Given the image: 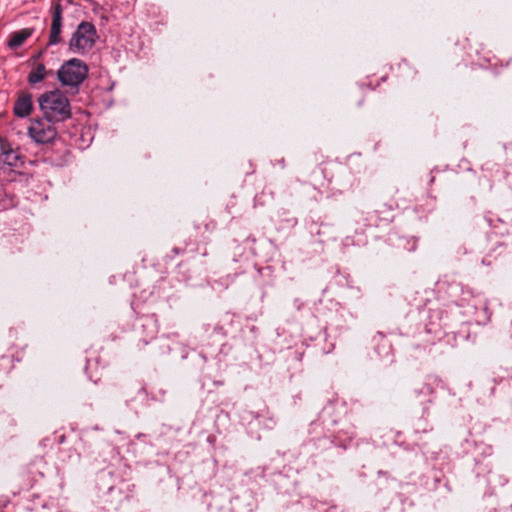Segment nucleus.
Returning a JSON list of instances; mask_svg holds the SVG:
<instances>
[{"mask_svg": "<svg viewBox=\"0 0 512 512\" xmlns=\"http://www.w3.org/2000/svg\"><path fill=\"white\" fill-rule=\"evenodd\" d=\"M38 104L44 119L50 123L63 122L72 115L69 99L59 89L41 94Z\"/></svg>", "mask_w": 512, "mask_h": 512, "instance_id": "1", "label": "nucleus"}, {"mask_svg": "<svg viewBox=\"0 0 512 512\" xmlns=\"http://www.w3.org/2000/svg\"><path fill=\"white\" fill-rule=\"evenodd\" d=\"M28 134L36 143H49L56 137V130H28Z\"/></svg>", "mask_w": 512, "mask_h": 512, "instance_id": "7", "label": "nucleus"}, {"mask_svg": "<svg viewBox=\"0 0 512 512\" xmlns=\"http://www.w3.org/2000/svg\"><path fill=\"white\" fill-rule=\"evenodd\" d=\"M33 110V98L30 93L22 92L18 95L14 107L13 112L15 116L19 118H25L30 115Z\"/></svg>", "mask_w": 512, "mask_h": 512, "instance_id": "6", "label": "nucleus"}, {"mask_svg": "<svg viewBox=\"0 0 512 512\" xmlns=\"http://www.w3.org/2000/svg\"><path fill=\"white\" fill-rule=\"evenodd\" d=\"M97 33L90 22H81L69 41V49L75 54L87 53L95 44Z\"/></svg>", "mask_w": 512, "mask_h": 512, "instance_id": "3", "label": "nucleus"}, {"mask_svg": "<svg viewBox=\"0 0 512 512\" xmlns=\"http://www.w3.org/2000/svg\"><path fill=\"white\" fill-rule=\"evenodd\" d=\"M88 74L87 65L80 59L66 61L58 70L57 77L63 86L78 88Z\"/></svg>", "mask_w": 512, "mask_h": 512, "instance_id": "2", "label": "nucleus"}, {"mask_svg": "<svg viewBox=\"0 0 512 512\" xmlns=\"http://www.w3.org/2000/svg\"><path fill=\"white\" fill-rule=\"evenodd\" d=\"M23 164L18 151L12 149L4 139L0 137V169H14Z\"/></svg>", "mask_w": 512, "mask_h": 512, "instance_id": "4", "label": "nucleus"}, {"mask_svg": "<svg viewBox=\"0 0 512 512\" xmlns=\"http://www.w3.org/2000/svg\"><path fill=\"white\" fill-rule=\"evenodd\" d=\"M62 12L63 10L60 4H56L53 7L51 28L48 41L49 45H57L62 41Z\"/></svg>", "mask_w": 512, "mask_h": 512, "instance_id": "5", "label": "nucleus"}, {"mask_svg": "<svg viewBox=\"0 0 512 512\" xmlns=\"http://www.w3.org/2000/svg\"><path fill=\"white\" fill-rule=\"evenodd\" d=\"M31 34L32 30L30 29H22L20 31L14 32L8 41V46L12 49L18 48L27 38L31 36Z\"/></svg>", "mask_w": 512, "mask_h": 512, "instance_id": "8", "label": "nucleus"}, {"mask_svg": "<svg viewBox=\"0 0 512 512\" xmlns=\"http://www.w3.org/2000/svg\"><path fill=\"white\" fill-rule=\"evenodd\" d=\"M46 76V68L44 64H38L29 74L28 82L30 84H36L44 80Z\"/></svg>", "mask_w": 512, "mask_h": 512, "instance_id": "9", "label": "nucleus"}]
</instances>
